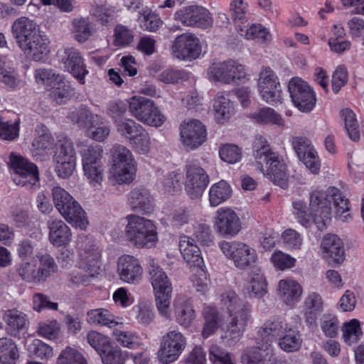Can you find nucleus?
I'll return each mask as SVG.
<instances>
[{
  "label": "nucleus",
  "mask_w": 364,
  "mask_h": 364,
  "mask_svg": "<svg viewBox=\"0 0 364 364\" xmlns=\"http://www.w3.org/2000/svg\"><path fill=\"white\" fill-rule=\"evenodd\" d=\"M35 259L37 260V273L39 282L45 281L57 272L58 265L50 255L46 252H38Z\"/></svg>",
  "instance_id": "obj_35"
},
{
  "label": "nucleus",
  "mask_w": 364,
  "mask_h": 364,
  "mask_svg": "<svg viewBox=\"0 0 364 364\" xmlns=\"http://www.w3.org/2000/svg\"><path fill=\"white\" fill-rule=\"evenodd\" d=\"M93 23L88 17H77L72 20L70 32L73 38L78 43H85L94 33Z\"/></svg>",
  "instance_id": "obj_33"
},
{
  "label": "nucleus",
  "mask_w": 364,
  "mask_h": 364,
  "mask_svg": "<svg viewBox=\"0 0 364 364\" xmlns=\"http://www.w3.org/2000/svg\"><path fill=\"white\" fill-rule=\"evenodd\" d=\"M115 126L117 132L130 141L144 129L143 127L134 121L129 119H115Z\"/></svg>",
  "instance_id": "obj_47"
},
{
  "label": "nucleus",
  "mask_w": 364,
  "mask_h": 364,
  "mask_svg": "<svg viewBox=\"0 0 364 364\" xmlns=\"http://www.w3.org/2000/svg\"><path fill=\"white\" fill-rule=\"evenodd\" d=\"M117 272L122 282L133 284L141 279L143 268L137 258L123 255L117 260Z\"/></svg>",
  "instance_id": "obj_23"
},
{
  "label": "nucleus",
  "mask_w": 364,
  "mask_h": 364,
  "mask_svg": "<svg viewBox=\"0 0 364 364\" xmlns=\"http://www.w3.org/2000/svg\"><path fill=\"white\" fill-rule=\"evenodd\" d=\"M55 171L58 177L68 178L76 167V154L72 141L65 137L60 140L53 156Z\"/></svg>",
  "instance_id": "obj_15"
},
{
  "label": "nucleus",
  "mask_w": 364,
  "mask_h": 364,
  "mask_svg": "<svg viewBox=\"0 0 364 364\" xmlns=\"http://www.w3.org/2000/svg\"><path fill=\"white\" fill-rule=\"evenodd\" d=\"M50 89L52 90L50 97L58 104H61L68 99L73 92L72 87L65 80L63 75L61 76V80L55 82Z\"/></svg>",
  "instance_id": "obj_49"
},
{
  "label": "nucleus",
  "mask_w": 364,
  "mask_h": 364,
  "mask_svg": "<svg viewBox=\"0 0 364 364\" xmlns=\"http://www.w3.org/2000/svg\"><path fill=\"white\" fill-rule=\"evenodd\" d=\"M16 274L26 282H39L37 273V260L35 258L21 260L15 266Z\"/></svg>",
  "instance_id": "obj_40"
},
{
  "label": "nucleus",
  "mask_w": 364,
  "mask_h": 364,
  "mask_svg": "<svg viewBox=\"0 0 364 364\" xmlns=\"http://www.w3.org/2000/svg\"><path fill=\"white\" fill-rule=\"evenodd\" d=\"M179 250L186 262L191 267H200L203 264V259L195 240L186 235H182L179 239Z\"/></svg>",
  "instance_id": "obj_27"
},
{
  "label": "nucleus",
  "mask_w": 364,
  "mask_h": 364,
  "mask_svg": "<svg viewBox=\"0 0 364 364\" xmlns=\"http://www.w3.org/2000/svg\"><path fill=\"white\" fill-rule=\"evenodd\" d=\"M229 11L237 32L242 31V27L247 22L246 16L248 11L247 3L243 0H232L230 5Z\"/></svg>",
  "instance_id": "obj_39"
},
{
  "label": "nucleus",
  "mask_w": 364,
  "mask_h": 364,
  "mask_svg": "<svg viewBox=\"0 0 364 364\" xmlns=\"http://www.w3.org/2000/svg\"><path fill=\"white\" fill-rule=\"evenodd\" d=\"M48 239L54 247L67 246L72 240V231L62 220L50 219L48 221Z\"/></svg>",
  "instance_id": "obj_26"
},
{
  "label": "nucleus",
  "mask_w": 364,
  "mask_h": 364,
  "mask_svg": "<svg viewBox=\"0 0 364 364\" xmlns=\"http://www.w3.org/2000/svg\"><path fill=\"white\" fill-rule=\"evenodd\" d=\"M228 63L226 61H216L208 70V79L215 83L226 84L228 81Z\"/></svg>",
  "instance_id": "obj_52"
},
{
  "label": "nucleus",
  "mask_w": 364,
  "mask_h": 364,
  "mask_svg": "<svg viewBox=\"0 0 364 364\" xmlns=\"http://www.w3.org/2000/svg\"><path fill=\"white\" fill-rule=\"evenodd\" d=\"M78 265L91 276L98 274L102 265V249L94 239L84 234L77 238Z\"/></svg>",
  "instance_id": "obj_10"
},
{
  "label": "nucleus",
  "mask_w": 364,
  "mask_h": 364,
  "mask_svg": "<svg viewBox=\"0 0 364 364\" xmlns=\"http://www.w3.org/2000/svg\"><path fill=\"white\" fill-rule=\"evenodd\" d=\"M129 111L139 121L153 127H160L164 115L154 102L141 96H134L129 101Z\"/></svg>",
  "instance_id": "obj_11"
},
{
  "label": "nucleus",
  "mask_w": 364,
  "mask_h": 364,
  "mask_svg": "<svg viewBox=\"0 0 364 364\" xmlns=\"http://www.w3.org/2000/svg\"><path fill=\"white\" fill-rule=\"evenodd\" d=\"M210 182V177L199 162H189L186 166L185 191L191 199L202 196Z\"/></svg>",
  "instance_id": "obj_17"
},
{
  "label": "nucleus",
  "mask_w": 364,
  "mask_h": 364,
  "mask_svg": "<svg viewBox=\"0 0 364 364\" xmlns=\"http://www.w3.org/2000/svg\"><path fill=\"white\" fill-rule=\"evenodd\" d=\"M298 158L311 173L316 175L319 173L321 164L315 149L309 150V152L298 156Z\"/></svg>",
  "instance_id": "obj_64"
},
{
  "label": "nucleus",
  "mask_w": 364,
  "mask_h": 364,
  "mask_svg": "<svg viewBox=\"0 0 364 364\" xmlns=\"http://www.w3.org/2000/svg\"><path fill=\"white\" fill-rule=\"evenodd\" d=\"M228 198V183L225 180L214 183L209 190V201L213 207H216Z\"/></svg>",
  "instance_id": "obj_50"
},
{
  "label": "nucleus",
  "mask_w": 364,
  "mask_h": 364,
  "mask_svg": "<svg viewBox=\"0 0 364 364\" xmlns=\"http://www.w3.org/2000/svg\"><path fill=\"white\" fill-rule=\"evenodd\" d=\"M252 155L257 168L264 173L274 184L285 188L287 186V166L274 151L264 136H256L252 144Z\"/></svg>",
  "instance_id": "obj_3"
},
{
  "label": "nucleus",
  "mask_w": 364,
  "mask_h": 364,
  "mask_svg": "<svg viewBox=\"0 0 364 364\" xmlns=\"http://www.w3.org/2000/svg\"><path fill=\"white\" fill-rule=\"evenodd\" d=\"M180 136L184 147L188 150H193L205 141L206 130L199 120H185L180 126Z\"/></svg>",
  "instance_id": "obj_22"
},
{
  "label": "nucleus",
  "mask_w": 364,
  "mask_h": 364,
  "mask_svg": "<svg viewBox=\"0 0 364 364\" xmlns=\"http://www.w3.org/2000/svg\"><path fill=\"white\" fill-rule=\"evenodd\" d=\"M14 38L23 53L35 61H43L50 53V41L32 19L21 16L11 27Z\"/></svg>",
  "instance_id": "obj_1"
},
{
  "label": "nucleus",
  "mask_w": 364,
  "mask_h": 364,
  "mask_svg": "<svg viewBox=\"0 0 364 364\" xmlns=\"http://www.w3.org/2000/svg\"><path fill=\"white\" fill-rule=\"evenodd\" d=\"M26 348L31 355L41 360H49L53 356V348L40 339L28 340Z\"/></svg>",
  "instance_id": "obj_44"
},
{
  "label": "nucleus",
  "mask_w": 364,
  "mask_h": 364,
  "mask_svg": "<svg viewBox=\"0 0 364 364\" xmlns=\"http://www.w3.org/2000/svg\"><path fill=\"white\" fill-rule=\"evenodd\" d=\"M62 68L70 73L82 85L85 83V77L89 73L82 53L74 47H64L57 53Z\"/></svg>",
  "instance_id": "obj_16"
},
{
  "label": "nucleus",
  "mask_w": 364,
  "mask_h": 364,
  "mask_svg": "<svg viewBox=\"0 0 364 364\" xmlns=\"http://www.w3.org/2000/svg\"><path fill=\"white\" fill-rule=\"evenodd\" d=\"M130 314L136 322L142 326H148L155 318L154 307L150 301L141 299L130 310Z\"/></svg>",
  "instance_id": "obj_34"
},
{
  "label": "nucleus",
  "mask_w": 364,
  "mask_h": 364,
  "mask_svg": "<svg viewBox=\"0 0 364 364\" xmlns=\"http://www.w3.org/2000/svg\"><path fill=\"white\" fill-rule=\"evenodd\" d=\"M139 23L142 29L148 31H155L162 26L160 17L147 7L141 8L139 11Z\"/></svg>",
  "instance_id": "obj_45"
},
{
  "label": "nucleus",
  "mask_w": 364,
  "mask_h": 364,
  "mask_svg": "<svg viewBox=\"0 0 364 364\" xmlns=\"http://www.w3.org/2000/svg\"><path fill=\"white\" fill-rule=\"evenodd\" d=\"M331 200L336 208V215L343 221H346L349 214L343 216L344 218H342V215L349 211V201L338 188L333 186L326 191L316 188L309 193L311 218L321 231L326 229L331 220Z\"/></svg>",
  "instance_id": "obj_2"
},
{
  "label": "nucleus",
  "mask_w": 364,
  "mask_h": 364,
  "mask_svg": "<svg viewBox=\"0 0 364 364\" xmlns=\"http://www.w3.org/2000/svg\"><path fill=\"white\" fill-rule=\"evenodd\" d=\"M114 37V43L116 46H129L134 38L133 31L120 24L115 27Z\"/></svg>",
  "instance_id": "obj_61"
},
{
  "label": "nucleus",
  "mask_w": 364,
  "mask_h": 364,
  "mask_svg": "<svg viewBox=\"0 0 364 364\" xmlns=\"http://www.w3.org/2000/svg\"><path fill=\"white\" fill-rule=\"evenodd\" d=\"M188 78V74L184 70L168 68L159 75L160 81L167 84L178 83Z\"/></svg>",
  "instance_id": "obj_59"
},
{
  "label": "nucleus",
  "mask_w": 364,
  "mask_h": 364,
  "mask_svg": "<svg viewBox=\"0 0 364 364\" xmlns=\"http://www.w3.org/2000/svg\"><path fill=\"white\" fill-rule=\"evenodd\" d=\"M90 14L94 16L103 25L112 22L118 14V10L114 6H97L90 10Z\"/></svg>",
  "instance_id": "obj_51"
},
{
  "label": "nucleus",
  "mask_w": 364,
  "mask_h": 364,
  "mask_svg": "<svg viewBox=\"0 0 364 364\" xmlns=\"http://www.w3.org/2000/svg\"><path fill=\"white\" fill-rule=\"evenodd\" d=\"M173 306L176 321L184 328L190 327L196 318V311L190 299L184 295H177Z\"/></svg>",
  "instance_id": "obj_25"
},
{
  "label": "nucleus",
  "mask_w": 364,
  "mask_h": 364,
  "mask_svg": "<svg viewBox=\"0 0 364 364\" xmlns=\"http://www.w3.org/2000/svg\"><path fill=\"white\" fill-rule=\"evenodd\" d=\"M81 158V165L85 179L90 187L99 189L105 179V166L102 146L89 144L87 140L77 143Z\"/></svg>",
  "instance_id": "obj_4"
},
{
  "label": "nucleus",
  "mask_w": 364,
  "mask_h": 364,
  "mask_svg": "<svg viewBox=\"0 0 364 364\" xmlns=\"http://www.w3.org/2000/svg\"><path fill=\"white\" fill-rule=\"evenodd\" d=\"M53 139L50 134L44 133L36 137L32 143L33 147V154L35 156H45L47 150L51 149Z\"/></svg>",
  "instance_id": "obj_62"
},
{
  "label": "nucleus",
  "mask_w": 364,
  "mask_h": 364,
  "mask_svg": "<svg viewBox=\"0 0 364 364\" xmlns=\"http://www.w3.org/2000/svg\"><path fill=\"white\" fill-rule=\"evenodd\" d=\"M137 163L132 151L122 145L114 146L111 151L109 173L117 184H129L135 178Z\"/></svg>",
  "instance_id": "obj_6"
},
{
  "label": "nucleus",
  "mask_w": 364,
  "mask_h": 364,
  "mask_svg": "<svg viewBox=\"0 0 364 364\" xmlns=\"http://www.w3.org/2000/svg\"><path fill=\"white\" fill-rule=\"evenodd\" d=\"M18 121H5L0 117V139L12 141L18 136Z\"/></svg>",
  "instance_id": "obj_60"
},
{
  "label": "nucleus",
  "mask_w": 364,
  "mask_h": 364,
  "mask_svg": "<svg viewBox=\"0 0 364 364\" xmlns=\"http://www.w3.org/2000/svg\"><path fill=\"white\" fill-rule=\"evenodd\" d=\"M148 272L157 309L161 316L170 318V304L173 291L171 282L163 269L153 261L149 266Z\"/></svg>",
  "instance_id": "obj_8"
},
{
  "label": "nucleus",
  "mask_w": 364,
  "mask_h": 364,
  "mask_svg": "<svg viewBox=\"0 0 364 364\" xmlns=\"http://www.w3.org/2000/svg\"><path fill=\"white\" fill-rule=\"evenodd\" d=\"M127 219L125 236L129 242L139 248L151 247L155 245L158 234L151 220L136 215H129Z\"/></svg>",
  "instance_id": "obj_9"
},
{
  "label": "nucleus",
  "mask_w": 364,
  "mask_h": 364,
  "mask_svg": "<svg viewBox=\"0 0 364 364\" xmlns=\"http://www.w3.org/2000/svg\"><path fill=\"white\" fill-rule=\"evenodd\" d=\"M321 248L325 257L332 258L335 262L340 263L344 259L343 242L338 235L328 234L324 236Z\"/></svg>",
  "instance_id": "obj_29"
},
{
  "label": "nucleus",
  "mask_w": 364,
  "mask_h": 364,
  "mask_svg": "<svg viewBox=\"0 0 364 364\" xmlns=\"http://www.w3.org/2000/svg\"><path fill=\"white\" fill-rule=\"evenodd\" d=\"M279 294L282 301L289 306L298 302L303 294L301 285L293 279H285L279 281L278 284Z\"/></svg>",
  "instance_id": "obj_28"
},
{
  "label": "nucleus",
  "mask_w": 364,
  "mask_h": 364,
  "mask_svg": "<svg viewBox=\"0 0 364 364\" xmlns=\"http://www.w3.org/2000/svg\"><path fill=\"white\" fill-rule=\"evenodd\" d=\"M3 319L6 324L7 332L14 336H19V333L27 327L26 315L15 309L6 311Z\"/></svg>",
  "instance_id": "obj_32"
},
{
  "label": "nucleus",
  "mask_w": 364,
  "mask_h": 364,
  "mask_svg": "<svg viewBox=\"0 0 364 364\" xmlns=\"http://www.w3.org/2000/svg\"><path fill=\"white\" fill-rule=\"evenodd\" d=\"M205 323L202 331L203 338H206L213 334L222 323V316L217 309L207 306L203 309Z\"/></svg>",
  "instance_id": "obj_38"
},
{
  "label": "nucleus",
  "mask_w": 364,
  "mask_h": 364,
  "mask_svg": "<svg viewBox=\"0 0 364 364\" xmlns=\"http://www.w3.org/2000/svg\"><path fill=\"white\" fill-rule=\"evenodd\" d=\"M300 335L295 331L288 328L279 338V346L285 352H295L301 346Z\"/></svg>",
  "instance_id": "obj_46"
},
{
  "label": "nucleus",
  "mask_w": 364,
  "mask_h": 364,
  "mask_svg": "<svg viewBox=\"0 0 364 364\" xmlns=\"http://www.w3.org/2000/svg\"><path fill=\"white\" fill-rule=\"evenodd\" d=\"M251 292L255 296L260 297L266 292L267 283L264 275L259 268H253L249 274Z\"/></svg>",
  "instance_id": "obj_53"
},
{
  "label": "nucleus",
  "mask_w": 364,
  "mask_h": 364,
  "mask_svg": "<svg viewBox=\"0 0 364 364\" xmlns=\"http://www.w3.org/2000/svg\"><path fill=\"white\" fill-rule=\"evenodd\" d=\"M10 162L16 174L14 181L16 185L32 187L38 182V170L36 165L14 154H11Z\"/></svg>",
  "instance_id": "obj_21"
},
{
  "label": "nucleus",
  "mask_w": 364,
  "mask_h": 364,
  "mask_svg": "<svg viewBox=\"0 0 364 364\" xmlns=\"http://www.w3.org/2000/svg\"><path fill=\"white\" fill-rule=\"evenodd\" d=\"M67 117L85 129L86 136L95 141L103 142L110 134V127L104 124L103 118L85 107L70 109Z\"/></svg>",
  "instance_id": "obj_7"
},
{
  "label": "nucleus",
  "mask_w": 364,
  "mask_h": 364,
  "mask_svg": "<svg viewBox=\"0 0 364 364\" xmlns=\"http://www.w3.org/2000/svg\"><path fill=\"white\" fill-rule=\"evenodd\" d=\"M19 358V351L16 343L11 338H0V363L16 364Z\"/></svg>",
  "instance_id": "obj_42"
},
{
  "label": "nucleus",
  "mask_w": 364,
  "mask_h": 364,
  "mask_svg": "<svg viewBox=\"0 0 364 364\" xmlns=\"http://www.w3.org/2000/svg\"><path fill=\"white\" fill-rule=\"evenodd\" d=\"M257 85L259 93L264 102L270 105L282 102V87L272 70L264 68L261 70Z\"/></svg>",
  "instance_id": "obj_20"
},
{
  "label": "nucleus",
  "mask_w": 364,
  "mask_h": 364,
  "mask_svg": "<svg viewBox=\"0 0 364 364\" xmlns=\"http://www.w3.org/2000/svg\"><path fill=\"white\" fill-rule=\"evenodd\" d=\"M129 203L134 210L149 213L152 210L153 198L149 190L136 187L129 193Z\"/></svg>",
  "instance_id": "obj_30"
},
{
  "label": "nucleus",
  "mask_w": 364,
  "mask_h": 364,
  "mask_svg": "<svg viewBox=\"0 0 364 364\" xmlns=\"http://www.w3.org/2000/svg\"><path fill=\"white\" fill-rule=\"evenodd\" d=\"M247 117L254 122L262 124L282 126L284 121L280 114L271 107H264L248 114Z\"/></svg>",
  "instance_id": "obj_37"
},
{
  "label": "nucleus",
  "mask_w": 364,
  "mask_h": 364,
  "mask_svg": "<svg viewBox=\"0 0 364 364\" xmlns=\"http://www.w3.org/2000/svg\"><path fill=\"white\" fill-rule=\"evenodd\" d=\"M341 116L344 120L345 129L349 138L357 141L360 139V131L355 114L353 110L346 108L341 111Z\"/></svg>",
  "instance_id": "obj_48"
},
{
  "label": "nucleus",
  "mask_w": 364,
  "mask_h": 364,
  "mask_svg": "<svg viewBox=\"0 0 364 364\" xmlns=\"http://www.w3.org/2000/svg\"><path fill=\"white\" fill-rule=\"evenodd\" d=\"M288 90L291 102L299 111L309 113L314 108L316 92L306 81L297 77L291 78L288 83Z\"/></svg>",
  "instance_id": "obj_14"
},
{
  "label": "nucleus",
  "mask_w": 364,
  "mask_h": 364,
  "mask_svg": "<svg viewBox=\"0 0 364 364\" xmlns=\"http://www.w3.org/2000/svg\"><path fill=\"white\" fill-rule=\"evenodd\" d=\"M59 73L54 72L51 69L38 68L34 72V78L39 85H43L50 88L57 81L61 80V76Z\"/></svg>",
  "instance_id": "obj_56"
},
{
  "label": "nucleus",
  "mask_w": 364,
  "mask_h": 364,
  "mask_svg": "<svg viewBox=\"0 0 364 364\" xmlns=\"http://www.w3.org/2000/svg\"><path fill=\"white\" fill-rule=\"evenodd\" d=\"M202 267H194L196 269L195 274L191 277V281L196 290L201 294H204L210 288V279Z\"/></svg>",
  "instance_id": "obj_58"
},
{
  "label": "nucleus",
  "mask_w": 364,
  "mask_h": 364,
  "mask_svg": "<svg viewBox=\"0 0 364 364\" xmlns=\"http://www.w3.org/2000/svg\"><path fill=\"white\" fill-rule=\"evenodd\" d=\"M210 360L213 364H228L227 343L223 340L213 343L209 349Z\"/></svg>",
  "instance_id": "obj_55"
},
{
  "label": "nucleus",
  "mask_w": 364,
  "mask_h": 364,
  "mask_svg": "<svg viewBox=\"0 0 364 364\" xmlns=\"http://www.w3.org/2000/svg\"><path fill=\"white\" fill-rule=\"evenodd\" d=\"M237 33L247 40L256 41L264 46H268L272 40L270 31L261 23L245 24L242 31H238Z\"/></svg>",
  "instance_id": "obj_31"
},
{
  "label": "nucleus",
  "mask_w": 364,
  "mask_h": 364,
  "mask_svg": "<svg viewBox=\"0 0 364 364\" xmlns=\"http://www.w3.org/2000/svg\"><path fill=\"white\" fill-rule=\"evenodd\" d=\"M59 364H87L85 358L76 349L67 347L58 357Z\"/></svg>",
  "instance_id": "obj_63"
},
{
  "label": "nucleus",
  "mask_w": 364,
  "mask_h": 364,
  "mask_svg": "<svg viewBox=\"0 0 364 364\" xmlns=\"http://www.w3.org/2000/svg\"><path fill=\"white\" fill-rule=\"evenodd\" d=\"M244 360L247 364H275V361L279 360L274 357L272 350L269 346L264 350L258 348L248 350Z\"/></svg>",
  "instance_id": "obj_41"
},
{
  "label": "nucleus",
  "mask_w": 364,
  "mask_h": 364,
  "mask_svg": "<svg viewBox=\"0 0 364 364\" xmlns=\"http://www.w3.org/2000/svg\"><path fill=\"white\" fill-rule=\"evenodd\" d=\"M172 55L182 60L192 61L201 54V45L199 38L192 33H183L178 36L172 43Z\"/></svg>",
  "instance_id": "obj_19"
},
{
  "label": "nucleus",
  "mask_w": 364,
  "mask_h": 364,
  "mask_svg": "<svg viewBox=\"0 0 364 364\" xmlns=\"http://www.w3.org/2000/svg\"><path fill=\"white\" fill-rule=\"evenodd\" d=\"M343 331L344 341L349 345L357 342L362 336L360 322L357 319H352L348 323H346Z\"/></svg>",
  "instance_id": "obj_57"
},
{
  "label": "nucleus",
  "mask_w": 364,
  "mask_h": 364,
  "mask_svg": "<svg viewBox=\"0 0 364 364\" xmlns=\"http://www.w3.org/2000/svg\"><path fill=\"white\" fill-rule=\"evenodd\" d=\"M173 20L184 27L206 29L213 25V18L209 11L198 5L185 6L173 14Z\"/></svg>",
  "instance_id": "obj_13"
},
{
  "label": "nucleus",
  "mask_w": 364,
  "mask_h": 364,
  "mask_svg": "<svg viewBox=\"0 0 364 364\" xmlns=\"http://www.w3.org/2000/svg\"><path fill=\"white\" fill-rule=\"evenodd\" d=\"M53 204L58 211L73 227L85 230L89 225L86 212L80 203L64 188L55 186L52 189Z\"/></svg>",
  "instance_id": "obj_5"
},
{
  "label": "nucleus",
  "mask_w": 364,
  "mask_h": 364,
  "mask_svg": "<svg viewBox=\"0 0 364 364\" xmlns=\"http://www.w3.org/2000/svg\"><path fill=\"white\" fill-rule=\"evenodd\" d=\"M287 329V324L280 319L269 320L262 325L258 333L268 343L279 338Z\"/></svg>",
  "instance_id": "obj_36"
},
{
  "label": "nucleus",
  "mask_w": 364,
  "mask_h": 364,
  "mask_svg": "<svg viewBox=\"0 0 364 364\" xmlns=\"http://www.w3.org/2000/svg\"><path fill=\"white\" fill-rule=\"evenodd\" d=\"M87 341L99 355L108 350L111 346L109 338L96 331H91L87 334Z\"/></svg>",
  "instance_id": "obj_54"
},
{
  "label": "nucleus",
  "mask_w": 364,
  "mask_h": 364,
  "mask_svg": "<svg viewBox=\"0 0 364 364\" xmlns=\"http://www.w3.org/2000/svg\"><path fill=\"white\" fill-rule=\"evenodd\" d=\"M87 321L90 323L99 324L109 327L122 323V322L117 321L114 316L105 309H96L88 311Z\"/></svg>",
  "instance_id": "obj_43"
},
{
  "label": "nucleus",
  "mask_w": 364,
  "mask_h": 364,
  "mask_svg": "<svg viewBox=\"0 0 364 364\" xmlns=\"http://www.w3.org/2000/svg\"><path fill=\"white\" fill-rule=\"evenodd\" d=\"M229 259L240 269L252 266L257 259L256 251L241 242L229 244Z\"/></svg>",
  "instance_id": "obj_24"
},
{
  "label": "nucleus",
  "mask_w": 364,
  "mask_h": 364,
  "mask_svg": "<svg viewBox=\"0 0 364 364\" xmlns=\"http://www.w3.org/2000/svg\"><path fill=\"white\" fill-rule=\"evenodd\" d=\"M187 346L186 336L178 329L166 333L161 339L158 358L162 364H170L177 360Z\"/></svg>",
  "instance_id": "obj_12"
},
{
  "label": "nucleus",
  "mask_w": 364,
  "mask_h": 364,
  "mask_svg": "<svg viewBox=\"0 0 364 364\" xmlns=\"http://www.w3.org/2000/svg\"><path fill=\"white\" fill-rule=\"evenodd\" d=\"M229 292V345L237 343L242 336L250 317V306L230 299Z\"/></svg>",
  "instance_id": "obj_18"
}]
</instances>
